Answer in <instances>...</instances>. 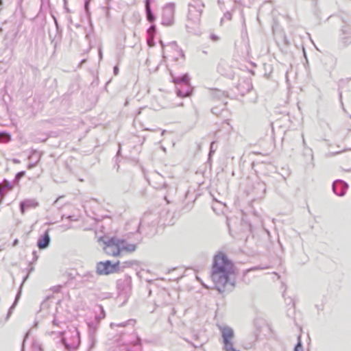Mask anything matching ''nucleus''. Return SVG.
Segmentation results:
<instances>
[{"label":"nucleus","mask_w":351,"mask_h":351,"mask_svg":"<svg viewBox=\"0 0 351 351\" xmlns=\"http://www.w3.org/2000/svg\"><path fill=\"white\" fill-rule=\"evenodd\" d=\"M146 10H147V19L149 21H153L154 20V17H153V15L152 14V12H151V10H150V6H149V3L148 1H147V3H146Z\"/></svg>","instance_id":"obj_8"},{"label":"nucleus","mask_w":351,"mask_h":351,"mask_svg":"<svg viewBox=\"0 0 351 351\" xmlns=\"http://www.w3.org/2000/svg\"><path fill=\"white\" fill-rule=\"evenodd\" d=\"M184 106L183 103L180 104V106Z\"/></svg>","instance_id":"obj_16"},{"label":"nucleus","mask_w":351,"mask_h":351,"mask_svg":"<svg viewBox=\"0 0 351 351\" xmlns=\"http://www.w3.org/2000/svg\"><path fill=\"white\" fill-rule=\"evenodd\" d=\"M50 237L48 231H46L45 234L43 235L41 238H40L38 241V247L39 249H45L46 248L49 243Z\"/></svg>","instance_id":"obj_6"},{"label":"nucleus","mask_w":351,"mask_h":351,"mask_svg":"<svg viewBox=\"0 0 351 351\" xmlns=\"http://www.w3.org/2000/svg\"><path fill=\"white\" fill-rule=\"evenodd\" d=\"M174 84L177 86V95L181 98L191 96L193 92V88L189 83V77L186 75L181 77H176L173 80Z\"/></svg>","instance_id":"obj_4"},{"label":"nucleus","mask_w":351,"mask_h":351,"mask_svg":"<svg viewBox=\"0 0 351 351\" xmlns=\"http://www.w3.org/2000/svg\"><path fill=\"white\" fill-rule=\"evenodd\" d=\"M104 251L110 256L119 257L126 254H131L137 249V245L128 243L125 239L112 237L104 242Z\"/></svg>","instance_id":"obj_2"},{"label":"nucleus","mask_w":351,"mask_h":351,"mask_svg":"<svg viewBox=\"0 0 351 351\" xmlns=\"http://www.w3.org/2000/svg\"><path fill=\"white\" fill-rule=\"evenodd\" d=\"M25 175V171H21V172L17 173L16 178L18 179H19V178L23 177Z\"/></svg>","instance_id":"obj_9"},{"label":"nucleus","mask_w":351,"mask_h":351,"mask_svg":"<svg viewBox=\"0 0 351 351\" xmlns=\"http://www.w3.org/2000/svg\"><path fill=\"white\" fill-rule=\"evenodd\" d=\"M125 264L127 267H131L133 265V263L132 261H126L125 262Z\"/></svg>","instance_id":"obj_12"},{"label":"nucleus","mask_w":351,"mask_h":351,"mask_svg":"<svg viewBox=\"0 0 351 351\" xmlns=\"http://www.w3.org/2000/svg\"><path fill=\"white\" fill-rule=\"evenodd\" d=\"M89 3H90V0H86V2H85V9H86V12L88 11Z\"/></svg>","instance_id":"obj_11"},{"label":"nucleus","mask_w":351,"mask_h":351,"mask_svg":"<svg viewBox=\"0 0 351 351\" xmlns=\"http://www.w3.org/2000/svg\"><path fill=\"white\" fill-rule=\"evenodd\" d=\"M223 337V348L225 351H239L237 350L233 346L234 331L228 326L219 328Z\"/></svg>","instance_id":"obj_5"},{"label":"nucleus","mask_w":351,"mask_h":351,"mask_svg":"<svg viewBox=\"0 0 351 351\" xmlns=\"http://www.w3.org/2000/svg\"><path fill=\"white\" fill-rule=\"evenodd\" d=\"M3 186L0 184V195H1Z\"/></svg>","instance_id":"obj_15"},{"label":"nucleus","mask_w":351,"mask_h":351,"mask_svg":"<svg viewBox=\"0 0 351 351\" xmlns=\"http://www.w3.org/2000/svg\"><path fill=\"white\" fill-rule=\"evenodd\" d=\"M114 74H115V75H117V73H118V72H119V69H118V67L115 66V67L114 68Z\"/></svg>","instance_id":"obj_13"},{"label":"nucleus","mask_w":351,"mask_h":351,"mask_svg":"<svg viewBox=\"0 0 351 351\" xmlns=\"http://www.w3.org/2000/svg\"><path fill=\"white\" fill-rule=\"evenodd\" d=\"M38 206V202L34 200H26L21 203V212L24 214L26 209L35 208Z\"/></svg>","instance_id":"obj_7"},{"label":"nucleus","mask_w":351,"mask_h":351,"mask_svg":"<svg viewBox=\"0 0 351 351\" xmlns=\"http://www.w3.org/2000/svg\"><path fill=\"white\" fill-rule=\"evenodd\" d=\"M235 276V269L232 262L227 256L220 252L214 257L211 278L216 288L223 291L228 284Z\"/></svg>","instance_id":"obj_1"},{"label":"nucleus","mask_w":351,"mask_h":351,"mask_svg":"<svg viewBox=\"0 0 351 351\" xmlns=\"http://www.w3.org/2000/svg\"><path fill=\"white\" fill-rule=\"evenodd\" d=\"M301 350H302V346H301L300 343H298L297 344V346H295L294 351H300Z\"/></svg>","instance_id":"obj_10"},{"label":"nucleus","mask_w":351,"mask_h":351,"mask_svg":"<svg viewBox=\"0 0 351 351\" xmlns=\"http://www.w3.org/2000/svg\"><path fill=\"white\" fill-rule=\"evenodd\" d=\"M120 261L112 263L110 261H100L97 263L96 273L99 276H108L121 271Z\"/></svg>","instance_id":"obj_3"},{"label":"nucleus","mask_w":351,"mask_h":351,"mask_svg":"<svg viewBox=\"0 0 351 351\" xmlns=\"http://www.w3.org/2000/svg\"><path fill=\"white\" fill-rule=\"evenodd\" d=\"M18 243H19V240H18V239H15V240L14 241L13 245H14V246H15V245H16Z\"/></svg>","instance_id":"obj_14"}]
</instances>
